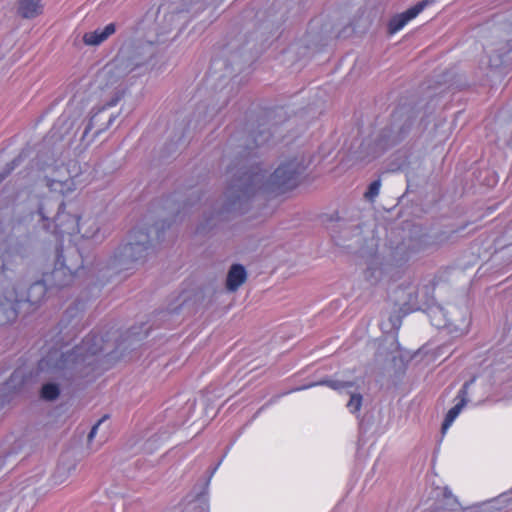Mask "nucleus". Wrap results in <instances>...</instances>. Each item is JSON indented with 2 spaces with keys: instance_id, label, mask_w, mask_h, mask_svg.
I'll return each instance as SVG.
<instances>
[{
  "instance_id": "obj_5",
  "label": "nucleus",
  "mask_w": 512,
  "mask_h": 512,
  "mask_svg": "<svg viewBox=\"0 0 512 512\" xmlns=\"http://www.w3.org/2000/svg\"><path fill=\"white\" fill-rule=\"evenodd\" d=\"M152 249L149 232L143 228L134 229L129 234L128 242L113 251L108 267L117 273L134 269L145 262Z\"/></svg>"
},
{
  "instance_id": "obj_8",
  "label": "nucleus",
  "mask_w": 512,
  "mask_h": 512,
  "mask_svg": "<svg viewBox=\"0 0 512 512\" xmlns=\"http://www.w3.org/2000/svg\"><path fill=\"white\" fill-rule=\"evenodd\" d=\"M97 89L99 92V103L91 110L90 117L82 122L80 142L84 149L93 142L95 137L107 130L118 115L109 112V108L116 106L120 100L110 103L106 99L107 92L100 85H97Z\"/></svg>"
},
{
  "instance_id": "obj_24",
  "label": "nucleus",
  "mask_w": 512,
  "mask_h": 512,
  "mask_svg": "<svg viewBox=\"0 0 512 512\" xmlns=\"http://www.w3.org/2000/svg\"><path fill=\"white\" fill-rule=\"evenodd\" d=\"M465 407L464 403H457L454 407H452L446 414L445 419L442 423V430H446L456 419V417L460 414L462 409Z\"/></svg>"
},
{
  "instance_id": "obj_17",
  "label": "nucleus",
  "mask_w": 512,
  "mask_h": 512,
  "mask_svg": "<svg viewBox=\"0 0 512 512\" xmlns=\"http://www.w3.org/2000/svg\"><path fill=\"white\" fill-rule=\"evenodd\" d=\"M115 31L116 25L114 23H110L103 29L86 32L82 37V41L86 46H99L113 35Z\"/></svg>"
},
{
  "instance_id": "obj_25",
  "label": "nucleus",
  "mask_w": 512,
  "mask_h": 512,
  "mask_svg": "<svg viewBox=\"0 0 512 512\" xmlns=\"http://www.w3.org/2000/svg\"><path fill=\"white\" fill-rule=\"evenodd\" d=\"M475 381V376L472 377L470 380L466 381L462 388L460 389V391L458 392V395L456 397V399L459 400L458 403H464V405L466 406V404L468 403V389L470 387V385H472Z\"/></svg>"
},
{
  "instance_id": "obj_4",
  "label": "nucleus",
  "mask_w": 512,
  "mask_h": 512,
  "mask_svg": "<svg viewBox=\"0 0 512 512\" xmlns=\"http://www.w3.org/2000/svg\"><path fill=\"white\" fill-rule=\"evenodd\" d=\"M54 268L51 272L43 273L42 279L34 281V295L39 296V300L45 296L46 292L54 288L60 289L69 285L75 273L82 267V260L79 251L73 247L64 250L56 244L53 250Z\"/></svg>"
},
{
  "instance_id": "obj_34",
  "label": "nucleus",
  "mask_w": 512,
  "mask_h": 512,
  "mask_svg": "<svg viewBox=\"0 0 512 512\" xmlns=\"http://www.w3.org/2000/svg\"><path fill=\"white\" fill-rule=\"evenodd\" d=\"M104 165H105V160H103V161H101V162L99 163V166H104Z\"/></svg>"
},
{
  "instance_id": "obj_32",
  "label": "nucleus",
  "mask_w": 512,
  "mask_h": 512,
  "mask_svg": "<svg viewBox=\"0 0 512 512\" xmlns=\"http://www.w3.org/2000/svg\"><path fill=\"white\" fill-rule=\"evenodd\" d=\"M220 463H221V461H219V462H218V464H217V465L212 469V471H211V475H210V476H212V475L215 473V471H216V470H217V468L219 467ZM209 478H211V477H209ZM209 481H210V479H208L207 483H208Z\"/></svg>"
},
{
  "instance_id": "obj_22",
  "label": "nucleus",
  "mask_w": 512,
  "mask_h": 512,
  "mask_svg": "<svg viewBox=\"0 0 512 512\" xmlns=\"http://www.w3.org/2000/svg\"><path fill=\"white\" fill-rule=\"evenodd\" d=\"M60 395V387L56 383H46L40 390V397L46 401H55Z\"/></svg>"
},
{
  "instance_id": "obj_28",
  "label": "nucleus",
  "mask_w": 512,
  "mask_h": 512,
  "mask_svg": "<svg viewBox=\"0 0 512 512\" xmlns=\"http://www.w3.org/2000/svg\"><path fill=\"white\" fill-rule=\"evenodd\" d=\"M106 418H108V416H107V415H105L104 417H102V418H101V419H100V420H99V421H98V422H97V423L92 427V429H91V431L89 432L88 437H87L89 442L94 438V436H95V434H96V431H97V429H98L99 425H100V424H101V423H102Z\"/></svg>"
},
{
  "instance_id": "obj_26",
  "label": "nucleus",
  "mask_w": 512,
  "mask_h": 512,
  "mask_svg": "<svg viewBox=\"0 0 512 512\" xmlns=\"http://www.w3.org/2000/svg\"><path fill=\"white\" fill-rule=\"evenodd\" d=\"M380 186V180L373 181L369 185L368 190L365 192L364 197L369 201H373L374 198L379 194Z\"/></svg>"
},
{
  "instance_id": "obj_9",
  "label": "nucleus",
  "mask_w": 512,
  "mask_h": 512,
  "mask_svg": "<svg viewBox=\"0 0 512 512\" xmlns=\"http://www.w3.org/2000/svg\"><path fill=\"white\" fill-rule=\"evenodd\" d=\"M246 36L238 34L231 38L222 50L221 57L214 60L216 67L224 66V76H234L240 73L244 67L251 61Z\"/></svg>"
},
{
  "instance_id": "obj_3",
  "label": "nucleus",
  "mask_w": 512,
  "mask_h": 512,
  "mask_svg": "<svg viewBox=\"0 0 512 512\" xmlns=\"http://www.w3.org/2000/svg\"><path fill=\"white\" fill-rule=\"evenodd\" d=\"M484 32L491 77L506 75L512 62V10L495 16Z\"/></svg>"
},
{
  "instance_id": "obj_23",
  "label": "nucleus",
  "mask_w": 512,
  "mask_h": 512,
  "mask_svg": "<svg viewBox=\"0 0 512 512\" xmlns=\"http://www.w3.org/2000/svg\"><path fill=\"white\" fill-rule=\"evenodd\" d=\"M15 13L18 18L30 19L32 17V0H17Z\"/></svg>"
},
{
  "instance_id": "obj_10",
  "label": "nucleus",
  "mask_w": 512,
  "mask_h": 512,
  "mask_svg": "<svg viewBox=\"0 0 512 512\" xmlns=\"http://www.w3.org/2000/svg\"><path fill=\"white\" fill-rule=\"evenodd\" d=\"M103 350V338L98 334H89L72 350L62 353L55 367L66 369L78 364H92V358Z\"/></svg>"
},
{
  "instance_id": "obj_36",
  "label": "nucleus",
  "mask_w": 512,
  "mask_h": 512,
  "mask_svg": "<svg viewBox=\"0 0 512 512\" xmlns=\"http://www.w3.org/2000/svg\"><path fill=\"white\" fill-rule=\"evenodd\" d=\"M495 508L493 505L488 506L486 509Z\"/></svg>"
},
{
  "instance_id": "obj_2",
  "label": "nucleus",
  "mask_w": 512,
  "mask_h": 512,
  "mask_svg": "<svg viewBox=\"0 0 512 512\" xmlns=\"http://www.w3.org/2000/svg\"><path fill=\"white\" fill-rule=\"evenodd\" d=\"M155 54L152 40L123 43L113 60L97 74L96 84L107 92L106 99L110 103L122 100L134 81L153 69L151 62Z\"/></svg>"
},
{
  "instance_id": "obj_27",
  "label": "nucleus",
  "mask_w": 512,
  "mask_h": 512,
  "mask_svg": "<svg viewBox=\"0 0 512 512\" xmlns=\"http://www.w3.org/2000/svg\"><path fill=\"white\" fill-rule=\"evenodd\" d=\"M38 182L39 183H42L44 186L46 187H49L53 190H56V188H54V185L55 184H61L60 182H56L54 181L53 179H51L50 177H48L47 175H45L42 179L39 178L38 179Z\"/></svg>"
},
{
  "instance_id": "obj_7",
  "label": "nucleus",
  "mask_w": 512,
  "mask_h": 512,
  "mask_svg": "<svg viewBox=\"0 0 512 512\" xmlns=\"http://www.w3.org/2000/svg\"><path fill=\"white\" fill-rule=\"evenodd\" d=\"M203 0H178L167 2L159 6L154 23L157 35L155 42H161V37L181 28L189 21V13L194 9L200 10Z\"/></svg>"
},
{
  "instance_id": "obj_1",
  "label": "nucleus",
  "mask_w": 512,
  "mask_h": 512,
  "mask_svg": "<svg viewBox=\"0 0 512 512\" xmlns=\"http://www.w3.org/2000/svg\"><path fill=\"white\" fill-rule=\"evenodd\" d=\"M307 168L303 154L283 159L277 168L267 177L259 163L241 167L230 181L225 199L215 216L206 219L198 226V232H205L216 225L217 220L228 219L231 215L246 213L257 192L280 195L295 189Z\"/></svg>"
},
{
  "instance_id": "obj_33",
  "label": "nucleus",
  "mask_w": 512,
  "mask_h": 512,
  "mask_svg": "<svg viewBox=\"0 0 512 512\" xmlns=\"http://www.w3.org/2000/svg\"><path fill=\"white\" fill-rule=\"evenodd\" d=\"M372 270H373V272H371V276H373L374 270H376V268L368 267V271H372Z\"/></svg>"
},
{
  "instance_id": "obj_12",
  "label": "nucleus",
  "mask_w": 512,
  "mask_h": 512,
  "mask_svg": "<svg viewBox=\"0 0 512 512\" xmlns=\"http://www.w3.org/2000/svg\"><path fill=\"white\" fill-rule=\"evenodd\" d=\"M270 137L271 133L266 127L260 128L259 126L258 129H249L247 134L238 139L236 155L242 159L255 155L254 151L267 143Z\"/></svg>"
},
{
  "instance_id": "obj_20",
  "label": "nucleus",
  "mask_w": 512,
  "mask_h": 512,
  "mask_svg": "<svg viewBox=\"0 0 512 512\" xmlns=\"http://www.w3.org/2000/svg\"><path fill=\"white\" fill-rule=\"evenodd\" d=\"M32 159L30 158V151L29 149H23L22 152L14 158L9 164H7V167L0 172V183L18 166L21 164L24 165L25 169L31 165Z\"/></svg>"
},
{
  "instance_id": "obj_35",
  "label": "nucleus",
  "mask_w": 512,
  "mask_h": 512,
  "mask_svg": "<svg viewBox=\"0 0 512 512\" xmlns=\"http://www.w3.org/2000/svg\"><path fill=\"white\" fill-rule=\"evenodd\" d=\"M4 460L0 458V468L2 467Z\"/></svg>"
},
{
  "instance_id": "obj_31",
  "label": "nucleus",
  "mask_w": 512,
  "mask_h": 512,
  "mask_svg": "<svg viewBox=\"0 0 512 512\" xmlns=\"http://www.w3.org/2000/svg\"><path fill=\"white\" fill-rule=\"evenodd\" d=\"M120 165H116V166H113L111 168H106V167H103V171L104 173H112L114 170L118 169Z\"/></svg>"
},
{
  "instance_id": "obj_15",
  "label": "nucleus",
  "mask_w": 512,
  "mask_h": 512,
  "mask_svg": "<svg viewBox=\"0 0 512 512\" xmlns=\"http://www.w3.org/2000/svg\"><path fill=\"white\" fill-rule=\"evenodd\" d=\"M78 465L76 455L71 451L62 453L59 457L56 469L52 475V481L57 486L68 485Z\"/></svg>"
},
{
  "instance_id": "obj_16",
  "label": "nucleus",
  "mask_w": 512,
  "mask_h": 512,
  "mask_svg": "<svg viewBox=\"0 0 512 512\" xmlns=\"http://www.w3.org/2000/svg\"><path fill=\"white\" fill-rule=\"evenodd\" d=\"M430 3H432V0L420 1L403 13L393 16L388 24L389 34H394L402 29L410 20L414 19L419 13H421Z\"/></svg>"
},
{
  "instance_id": "obj_14",
  "label": "nucleus",
  "mask_w": 512,
  "mask_h": 512,
  "mask_svg": "<svg viewBox=\"0 0 512 512\" xmlns=\"http://www.w3.org/2000/svg\"><path fill=\"white\" fill-rule=\"evenodd\" d=\"M318 385H324L328 386L334 390H347L348 394H350V400L347 403V407L352 413H356L360 410L362 406V395L360 393L352 392L349 389L354 387V382L351 381H339V380H331V379H324L320 380L318 382H313L308 385H304L302 387H297L293 389L292 391H299L303 389H308L314 386Z\"/></svg>"
},
{
  "instance_id": "obj_19",
  "label": "nucleus",
  "mask_w": 512,
  "mask_h": 512,
  "mask_svg": "<svg viewBox=\"0 0 512 512\" xmlns=\"http://www.w3.org/2000/svg\"><path fill=\"white\" fill-rule=\"evenodd\" d=\"M56 159L57 153L54 148H48L46 151L39 149L37 153V165L39 170L54 172Z\"/></svg>"
},
{
  "instance_id": "obj_6",
  "label": "nucleus",
  "mask_w": 512,
  "mask_h": 512,
  "mask_svg": "<svg viewBox=\"0 0 512 512\" xmlns=\"http://www.w3.org/2000/svg\"><path fill=\"white\" fill-rule=\"evenodd\" d=\"M62 204L59 199L52 198H43L40 201L37 213L43 221L44 229H49L51 222H54L55 227L61 233L72 234L77 230L85 238H95L97 236L100 227L94 219L80 222V219L75 216L60 213L59 209Z\"/></svg>"
},
{
  "instance_id": "obj_21",
  "label": "nucleus",
  "mask_w": 512,
  "mask_h": 512,
  "mask_svg": "<svg viewBox=\"0 0 512 512\" xmlns=\"http://www.w3.org/2000/svg\"><path fill=\"white\" fill-rule=\"evenodd\" d=\"M406 178L408 188L412 186L417 187L420 181L424 180L425 174L423 173V169L421 168V164L419 162L409 163L406 168Z\"/></svg>"
},
{
  "instance_id": "obj_13",
  "label": "nucleus",
  "mask_w": 512,
  "mask_h": 512,
  "mask_svg": "<svg viewBox=\"0 0 512 512\" xmlns=\"http://www.w3.org/2000/svg\"><path fill=\"white\" fill-rule=\"evenodd\" d=\"M420 250L418 240L408 237L395 244L391 243L388 253V262L395 266L407 263Z\"/></svg>"
},
{
  "instance_id": "obj_18",
  "label": "nucleus",
  "mask_w": 512,
  "mask_h": 512,
  "mask_svg": "<svg viewBox=\"0 0 512 512\" xmlns=\"http://www.w3.org/2000/svg\"><path fill=\"white\" fill-rule=\"evenodd\" d=\"M247 280V272L243 265L233 264L228 270L226 277V288L230 292H235Z\"/></svg>"
},
{
  "instance_id": "obj_11",
  "label": "nucleus",
  "mask_w": 512,
  "mask_h": 512,
  "mask_svg": "<svg viewBox=\"0 0 512 512\" xmlns=\"http://www.w3.org/2000/svg\"><path fill=\"white\" fill-rule=\"evenodd\" d=\"M414 120L415 116L411 109L397 108L391 115L390 124L382 129L378 144L383 148L396 145L409 133Z\"/></svg>"
},
{
  "instance_id": "obj_30",
  "label": "nucleus",
  "mask_w": 512,
  "mask_h": 512,
  "mask_svg": "<svg viewBox=\"0 0 512 512\" xmlns=\"http://www.w3.org/2000/svg\"><path fill=\"white\" fill-rule=\"evenodd\" d=\"M54 129H55V127L51 130L50 134L45 139V142L50 141V140H52L54 138H56V140H60L62 138L61 135L56 137V132H54Z\"/></svg>"
},
{
  "instance_id": "obj_29",
  "label": "nucleus",
  "mask_w": 512,
  "mask_h": 512,
  "mask_svg": "<svg viewBox=\"0 0 512 512\" xmlns=\"http://www.w3.org/2000/svg\"><path fill=\"white\" fill-rule=\"evenodd\" d=\"M44 10V5L41 0H34V16L41 15Z\"/></svg>"
}]
</instances>
